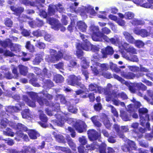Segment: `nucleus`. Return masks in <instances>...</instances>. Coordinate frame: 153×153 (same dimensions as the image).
Listing matches in <instances>:
<instances>
[{
	"mask_svg": "<svg viewBox=\"0 0 153 153\" xmlns=\"http://www.w3.org/2000/svg\"><path fill=\"white\" fill-rule=\"evenodd\" d=\"M10 9L14 12V14L17 16L20 15L24 11V8L20 7H16L14 6H11Z\"/></svg>",
	"mask_w": 153,
	"mask_h": 153,
	"instance_id": "22",
	"label": "nucleus"
},
{
	"mask_svg": "<svg viewBox=\"0 0 153 153\" xmlns=\"http://www.w3.org/2000/svg\"><path fill=\"white\" fill-rule=\"evenodd\" d=\"M85 11L90 14L94 15L96 13L94 10L91 6H89L86 8Z\"/></svg>",
	"mask_w": 153,
	"mask_h": 153,
	"instance_id": "54",
	"label": "nucleus"
},
{
	"mask_svg": "<svg viewBox=\"0 0 153 153\" xmlns=\"http://www.w3.org/2000/svg\"><path fill=\"white\" fill-rule=\"evenodd\" d=\"M55 9L60 13L63 12L64 11V9L61 4H58L56 6L51 4L48 8V14L50 16L54 15L56 12Z\"/></svg>",
	"mask_w": 153,
	"mask_h": 153,
	"instance_id": "11",
	"label": "nucleus"
},
{
	"mask_svg": "<svg viewBox=\"0 0 153 153\" xmlns=\"http://www.w3.org/2000/svg\"><path fill=\"white\" fill-rule=\"evenodd\" d=\"M6 111L7 112L9 113L10 114L14 112H16L20 110V107L16 105L15 107H12L11 106H8L6 108Z\"/></svg>",
	"mask_w": 153,
	"mask_h": 153,
	"instance_id": "26",
	"label": "nucleus"
},
{
	"mask_svg": "<svg viewBox=\"0 0 153 153\" xmlns=\"http://www.w3.org/2000/svg\"><path fill=\"white\" fill-rule=\"evenodd\" d=\"M36 42L37 43L35 45L37 47L40 49H43L45 48V45L44 43L39 41H37Z\"/></svg>",
	"mask_w": 153,
	"mask_h": 153,
	"instance_id": "61",
	"label": "nucleus"
},
{
	"mask_svg": "<svg viewBox=\"0 0 153 153\" xmlns=\"http://www.w3.org/2000/svg\"><path fill=\"white\" fill-rule=\"evenodd\" d=\"M80 36L83 41L85 42L86 47L82 48L85 50L89 51L91 50L93 51H97L99 50V48L96 46L91 45V44L88 41V37L80 33Z\"/></svg>",
	"mask_w": 153,
	"mask_h": 153,
	"instance_id": "6",
	"label": "nucleus"
},
{
	"mask_svg": "<svg viewBox=\"0 0 153 153\" xmlns=\"http://www.w3.org/2000/svg\"><path fill=\"white\" fill-rule=\"evenodd\" d=\"M103 122L104 125L106 128L109 129L111 128V124L107 118L105 117V118Z\"/></svg>",
	"mask_w": 153,
	"mask_h": 153,
	"instance_id": "50",
	"label": "nucleus"
},
{
	"mask_svg": "<svg viewBox=\"0 0 153 153\" xmlns=\"http://www.w3.org/2000/svg\"><path fill=\"white\" fill-rule=\"evenodd\" d=\"M135 44V45L137 47L140 48L143 47L144 45V43L141 41L139 40H135L134 43Z\"/></svg>",
	"mask_w": 153,
	"mask_h": 153,
	"instance_id": "55",
	"label": "nucleus"
},
{
	"mask_svg": "<svg viewBox=\"0 0 153 153\" xmlns=\"http://www.w3.org/2000/svg\"><path fill=\"white\" fill-rule=\"evenodd\" d=\"M110 68L111 70L115 72H119L120 69L117 67V65L112 62H111L110 65Z\"/></svg>",
	"mask_w": 153,
	"mask_h": 153,
	"instance_id": "43",
	"label": "nucleus"
},
{
	"mask_svg": "<svg viewBox=\"0 0 153 153\" xmlns=\"http://www.w3.org/2000/svg\"><path fill=\"white\" fill-rule=\"evenodd\" d=\"M74 127L78 132L82 133L86 130L87 126L84 122L81 121L79 123L76 122Z\"/></svg>",
	"mask_w": 153,
	"mask_h": 153,
	"instance_id": "16",
	"label": "nucleus"
},
{
	"mask_svg": "<svg viewBox=\"0 0 153 153\" xmlns=\"http://www.w3.org/2000/svg\"><path fill=\"white\" fill-rule=\"evenodd\" d=\"M123 34L126 40L128 42L131 43H134L135 41V39L129 33L125 31L123 33Z\"/></svg>",
	"mask_w": 153,
	"mask_h": 153,
	"instance_id": "24",
	"label": "nucleus"
},
{
	"mask_svg": "<svg viewBox=\"0 0 153 153\" xmlns=\"http://www.w3.org/2000/svg\"><path fill=\"white\" fill-rule=\"evenodd\" d=\"M58 120L57 121L53 120V123L55 125L62 126L64 123V120L68 121V123L71 124L72 123L70 122L71 121H73V119L71 118H68V119H63L60 115H58L57 117Z\"/></svg>",
	"mask_w": 153,
	"mask_h": 153,
	"instance_id": "14",
	"label": "nucleus"
},
{
	"mask_svg": "<svg viewBox=\"0 0 153 153\" xmlns=\"http://www.w3.org/2000/svg\"><path fill=\"white\" fill-rule=\"evenodd\" d=\"M121 75L125 78L128 79H133L135 76V75L133 73L131 72L126 73L124 72H121Z\"/></svg>",
	"mask_w": 153,
	"mask_h": 153,
	"instance_id": "28",
	"label": "nucleus"
},
{
	"mask_svg": "<svg viewBox=\"0 0 153 153\" xmlns=\"http://www.w3.org/2000/svg\"><path fill=\"white\" fill-rule=\"evenodd\" d=\"M13 22L9 18H7L4 22L5 25L7 27H10L13 25Z\"/></svg>",
	"mask_w": 153,
	"mask_h": 153,
	"instance_id": "59",
	"label": "nucleus"
},
{
	"mask_svg": "<svg viewBox=\"0 0 153 153\" xmlns=\"http://www.w3.org/2000/svg\"><path fill=\"white\" fill-rule=\"evenodd\" d=\"M134 31L135 34L140 35L143 37L151 36L150 32H148L146 30L144 29L139 30L137 28H135L134 29Z\"/></svg>",
	"mask_w": 153,
	"mask_h": 153,
	"instance_id": "18",
	"label": "nucleus"
},
{
	"mask_svg": "<svg viewBox=\"0 0 153 153\" xmlns=\"http://www.w3.org/2000/svg\"><path fill=\"white\" fill-rule=\"evenodd\" d=\"M120 116L125 121H127L130 120V115H128L127 113L123 111H120Z\"/></svg>",
	"mask_w": 153,
	"mask_h": 153,
	"instance_id": "31",
	"label": "nucleus"
},
{
	"mask_svg": "<svg viewBox=\"0 0 153 153\" xmlns=\"http://www.w3.org/2000/svg\"><path fill=\"white\" fill-rule=\"evenodd\" d=\"M58 99H59L60 102L62 103L65 104L66 103V101L65 100V97L62 95H57L56 96Z\"/></svg>",
	"mask_w": 153,
	"mask_h": 153,
	"instance_id": "58",
	"label": "nucleus"
},
{
	"mask_svg": "<svg viewBox=\"0 0 153 153\" xmlns=\"http://www.w3.org/2000/svg\"><path fill=\"white\" fill-rule=\"evenodd\" d=\"M42 56L40 54L37 55L35 59L33 61V63L34 65L38 64L42 60Z\"/></svg>",
	"mask_w": 153,
	"mask_h": 153,
	"instance_id": "41",
	"label": "nucleus"
},
{
	"mask_svg": "<svg viewBox=\"0 0 153 153\" xmlns=\"http://www.w3.org/2000/svg\"><path fill=\"white\" fill-rule=\"evenodd\" d=\"M16 126L17 129L19 131H16V133L17 132H22V131L26 130V128L25 127V126L21 123H18Z\"/></svg>",
	"mask_w": 153,
	"mask_h": 153,
	"instance_id": "49",
	"label": "nucleus"
},
{
	"mask_svg": "<svg viewBox=\"0 0 153 153\" xmlns=\"http://www.w3.org/2000/svg\"><path fill=\"white\" fill-rule=\"evenodd\" d=\"M44 38L45 40L47 41L50 42L53 40V36H51V35L48 33H46L45 35Z\"/></svg>",
	"mask_w": 153,
	"mask_h": 153,
	"instance_id": "63",
	"label": "nucleus"
},
{
	"mask_svg": "<svg viewBox=\"0 0 153 153\" xmlns=\"http://www.w3.org/2000/svg\"><path fill=\"white\" fill-rule=\"evenodd\" d=\"M113 76L114 78L120 82L122 83L125 84L126 86H128L129 90L132 93H134L135 92V88L143 90H146V87L142 83H135L133 84H131L132 85H131L128 82L126 81L124 79L117 75L115 74H114Z\"/></svg>",
	"mask_w": 153,
	"mask_h": 153,
	"instance_id": "2",
	"label": "nucleus"
},
{
	"mask_svg": "<svg viewBox=\"0 0 153 153\" xmlns=\"http://www.w3.org/2000/svg\"><path fill=\"white\" fill-rule=\"evenodd\" d=\"M19 67L21 74L24 76L26 75L28 72L27 68L22 65H19Z\"/></svg>",
	"mask_w": 153,
	"mask_h": 153,
	"instance_id": "30",
	"label": "nucleus"
},
{
	"mask_svg": "<svg viewBox=\"0 0 153 153\" xmlns=\"http://www.w3.org/2000/svg\"><path fill=\"white\" fill-rule=\"evenodd\" d=\"M134 14L132 12H127L124 14V18L127 19H131L134 17Z\"/></svg>",
	"mask_w": 153,
	"mask_h": 153,
	"instance_id": "42",
	"label": "nucleus"
},
{
	"mask_svg": "<svg viewBox=\"0 0 153 153\" xmlns=\"http://www.w3.org/2000/svg\"><path fill=\"white\" fill-rule=\"evenodd\" d=\"M114 92H115V91H113L112 92H108V91H105L104 92L105 95L107 96L106 97V101L109 102L111 100H112L114 98H116V97H114L113 95L112 94Z\"/></svg>",
	"mask_w": 153,
	"mask_h": 153,
	"instance_id": "29",
	"label": "nucleus"
},
{
	"mask_svg": "<svg viewBox=\"0 0 153 153\" xmlns=\"http://www.w3.org/2000/svg\"><path fill=\"white\" fill-rule=\"evenodd\" d=\"M28 94L33 100H35L36 99L37 102L40 105H42L44 104L47 105L48 104V102L46 99L38 97L36 93L33 92H30L28 93Z\"/></svg>",
	"mask_w": 153,
	"mask_h": 153,
	"instance_id": "12",
	"label": "nucleus"
},
{
	"mask_svg": "<svg viewBox=\"0 0 153 153\" xmlns=\"http://www.w3.org/2000/svg\"><path fill=\"white\" fill-rule=\"evenodd\" d=\"M34 70L35 71L37 75H39V76H42L41 77H42L43 76H45L48 78H50L51 77V74L50 73H48L47 72V69L45 68L43 69L42 72H40L41 70L37 68H35Z\"/></svg>",
	"mask_w": 153,
	"mask_h": 153,
	"instance_id": "17",
	"label": "nucleus"
},
{
	"mask_svg": "<svg viewBox=\"0 0 153 153\" xmlns=\"http://www.w3.org/2000/svg\"><path fill=\"white\" fill-rule=\"evenodd\" d=\"M81 79L80 76H76L74 75L70 76L67 79L68 83L69 85L73 86L77 85L83 89V91L79 90L76 91V93L77 95L80 94L85 92H88V89L85 88V86L79 82Z\"/></svg>",
	"mask_w": 153,
	"mask_h": 153,
	"instance_id": "1",
	"label": "nucleus"
},
{
	"mask_svg": "<svg viewBox=\"0 0 153 153\" xmlns=\"http://www.w3.org/2000/svg\"><path fill=\"white\" fill-rule=\"evenodd\" d=\"M88 137L90 140L95 141L98 139L100 136V134L94 129H90L88 131Z\"/></svg>",
	"mask_w": 153,
	"mask_h": 153,
	"instance_id": "13",
	"label": "nucleus"
},
{
	"mask_svg": "<svg viewBox=\"0 0 153 153\" xmlns=\"http://www.w3.org/2000/svg\"><path fill=\"white\" fill-rule=\"evenodd\" d=\"M30 148L28 146H24L22 149L21 151V153H28L29 152Z\"/></svg>",
	"mask_w": 153,
	"mask_h": 153,
	"instance_id": "64",
	"label": "nucleus"
},
{
	"mask_svg": "<svg viewBox=\"0 0 153 153\" xmlns=\"http://www.w3.org/2000/svg\"><path fill=\"white\" fill-rule=\"evenodd\" d=\"M122 139L125 142H126L127 144H125L122 147V149L123 151L126 152H129L132 148L134 149H136V145L134 142L130 140L125 137L124 138Z\"/></svg>",
	"mask_w": 153,
	"mask_h": 153,
	"instance_id": "9",
	"label": "nucleus"
},
{
	"mask_svg": "<svg viewBox=\"0 0 153 153\" xmlns=\"http://www.w3.org/2000/svg\"><path fill=\"white\" fill-rule=\"evenodd\" d=\"M77 26L81 31L85 32L86 31L87 26L84 22L82 21L77 22Z\"/></svg>",
	"mask_w": 153,
	"mask_h": 153,
	"instance_id": "23",
	"label": "nucleus"
},
{
	"mask_svg": "<svg viewBox=\"0 0 153 153\" xmlns=\"http://www.w3.org/2000/svg\"><path fill=\"white\" fill-rule=\"evenodd\" d=\"M91 62L92 64L91 66V70L94 75H101L102 73L105 72L108 69L106 65L105 64H101L92 61Z\"/></svg>",
	"mask_w": 153,
	"mask_h": 153,
	"instance_id": "5",
	"label": "nucleus"
},
{
	"mask_svg": "<svg viewBox=\"0 0 153 153\" xmlns=\"http://www.w3.org/2000/svg\"><path fill=\"white\" fill-rule=\"evenodd\" d=\"M23 100L27 102V105L32 107L35 106V103L34 102L30 100L26 96L24 95L23 97Z\"/></svg>",
	"mask_w": 153,
	"mask_h": 153,
	"instance_id": "38",
	"label": "nucleus"
},
{
	"mask_svg": "<svg viewBox=\"0 0 153 153\" xmlns=\"http://www.w3.org/2000/svg\"><path fill=\"white\" fill-rule=\"evenodd\" d=\"M3 134L6 135L13 137L14 136V133L11 131L10 128H7L5 131H3Z\"/></svg>",
	"mask_w": 153,
	"mask_h": 153,
	"instance_id": "52",
	"label": "nucleus"
},
{
	"mask_svg": "<svg viewBox=\"0 0 153 153\" xmlns=\"http://www.w3.org/2000/svg\"><path fill=\"white\" fill-rule=\"evenodd\" d=\"M89 63L84 58L82 60L81 65L82 68L85 69L87 68L88 66Z\"/></svg>",
	"mask_w": 153,
	"mask_h": 153,
	"instance_id": "51",
	"label": "nucleus"
},
{
	"mask_svg": "<svg viewBox=\"0 0 153 153\" xmlns=\"http://www.w3.org/2000/svg\"><path fill=\"white\" fill-rule=\"evenodd\" d=\"M40 120L43 122H46L48 120L47 118L46 115L43 113L42 111H40Z\"/></svg>",
	"mask_w": 153,
	"mask_h": 153,
	"instance_id": "57",
	"label": "nucleus"
},
{
	"mask_svg": "<svg viewBox=\"0 0 153 153\" xmlns=\"http://www.w3.org/2000/svg\"><path fill=\"white\" fill-rule=\"evenodd\" d=\"M54 80L57 83H60L63 82L64 80L63 77L60 75L56 74L54 77Z\"/></svg>",
	"mask_w": 153,
	"mask_h": 153,
	"instance_id": "37",
	"label": "nucleus"
},
{
	"mask_svg": "<svg viewBox=\"0 0 153 153\" xmlns=\"http://www.w3.org/2000/svg\"><path fill=\"white\" fill-rule=\"evenodd\" d=\"M67 140L68 141V143L69 146L71 147L73 150H75V144L73 142L71 138L69 136L68 137H67Z\"/></svg>",
	"mask_w": 153,
	"mask_h": 153,
	"instance_id": "47",
	"label": "nucleus"
},
{
	"mask_svg": "<svg viewBox=\"0 0 153 153\" xmlns=\"http://www.w3.org/2000/svg\"><path fill=\"white\" fill-rule=\"evenodd\" d=\"M132 24L135 25H142L144 24V21L141 20H138L136 19H134L131 22Z\"/></svg>",
	"mask_w": 153,
	"mask_h": 153,
	"instance_id": "53",
	"label": "nucleus"
},
{
	"mask_svg": "<svg viewBox=\"0 0 153 153\" xmlns=\"http://www.w3.org/2000/svg\"><path fill=\"white\" fill-rule=\"evenodd\" d=\"M112 94L113 95L114 97H116V98L120 97L123 99H126L127 98V96L126 94L123 92L117 93L115 91V92L113 93Z\"/></svg>",
	"mask_w": 153,
	"mask_h": 153,
	"instance_id": "35",
	"label": "nucleus"
},
{
	"mask_svg": "<svg viewBox=\"0 0 153 153\" xmlns=\"http://www.w3.org/2000/svg\"><path fill=\"white\" fill-rule=\"evenodd\" d=\"M82 46L83 47H86V45L84 42V43L82 44H80L79 43L77 44L76 45V47L77 50L76 52V55L79 58H81L83 55V52L81 49H84L82 48Z\"/></svg>",
	"mask_w": 153,
	"mask_h": 153,
	"instance_id": "20",
	"label": "nucleus"
},
{
	"mask_svg": "<svg viewBox=\"0 0 153 153\" xmlns=\"http://www.w3.org/2000/svg\"><path fill=\"white\" fill-rule=\"evenodd\" d=\"M28 77L30 79L31 83L33 86L37 87L40 86L39 84L36 82L37 79L34 77V75L33 74H30L28 75Z\"/></svg>",
	"mask_w": 153,
	"mask_h": 153,
	"instance_id": "27",
	"label": "nucleus"
},
{
	"mask_svg": "<svg viewBox=\"0 0 153 153\" xmlns=\"http://www.w3.org/2000/svg\"><path fill=\"white\" fill-rule=\"evenodd\" d=\"M108 106L111 108V112L114 115L117 117L118 116V114L115 108L111 105H109Z\"/></svg>",
	"mask_w": 153,
	"mask_h": 153,
	"instance_id": "62",
	"label": "nucleus"
},
{
	"mask_svg": "<svg viewBox=\"0 0 153 153\" xmlns=\"http://www.w3.org/2000/svg\"><path fill=\"white\" fill-rule=\"evenodd\" d=\"M25 48L30 52H33L35 51V48L34 46L31 44L30 41H28L26 42Z\"/></svg>",
	"mask_w": 153,
	"mask_h": 153,
	"instance_id": "40",
	"label": "nucleus"
},
{
	"mask_svg": "<svg viewBox=\"0 0 153 153\" xmlns=\"http://www.w3.org/2000/svg\"><path fill=\"white\" fill-rule=\"evenodd\" d=\"M8 120L6 118H4L1 120L0 126L1 128H5L8 125Z\"/></svg>",
	"mask_w": 153,
	"mask_h": 153,
	"instance_id": "44",
	"label": "nucleus"
},
{
	"mask_svg": "<svg viewBox=\"0 0 153 153\" xmlns=\"http://www.w3.org/2000/svg\"><path fill=\"white\" fill-rule=\"evenodd\" d=\"M47 22L51 25V27L55 30H58L59 28L62 31H64L65 28L60 24L59 23L58 20L51 18H48L47 19Z\"/></svg>",
	"mask_w": 153,
	"mask_h": 153,
	"instance_id": "7",
	"label": "nucleus"
},
{
	"mask_svg": "<svg viewBox=\"0 0 153 153\" xmlns=\"http://www.w3.org/2000/svg\"><path fill=\"white\" fill-rule=\"evenodd\" d=\"M10 48L12 51L16 52H19L20 51L21 46L20 45L17 44H13L12 43Z\"/></svg>",
	"mask_w": 153,
	"mask_h": 153,
	"instance_id": "36",
	"label": "nucleus"
},
{
	"mask_svg": "<svg viewBox=\"0 0 153 153\" xmlns=\"http://www.w3.org/2000/svg\"><path fill=\"white\" fill-rule=\"evenodd\" d=\"M138 111L141 123L142 125H143L144 124L146 123V120H149V115H146V114L148 112V110L146 108H140Z\"/></svg>",
	"mask_w": 153,
	"mask_h": 153,
	"instance_id": "10",
	"label": "nucleus"
},
{
	"mask_svg": "<svg viewBox=\"0 0 153 153\" xmlns=\"http://www.w3.org/2000/svg\"><path fill=\"white\" fill-rule=\"evenodd\" d=\"M0 43L1 45L4 47H6L8 46L10 47V45H12V43L9 39H8L5 41H1Z\"/></svg>",
	"mask_w": 153,
	"mask_h": 153,
	"instance_id": "45",
	"label": "nucleus"
},
{
	"mask_svg": "<svg viewBox=\"0 0 153 153\" xmlns=\"http://www.w3.org/2000/svg\"><path fill=\"white\" fill-rule=\"evenodd\" d=\"M99 144L96 142H94L91 145H86V148H88V150H94L99 148L100 153H106V144L104 143H102L99 146Z\"/></svg>",
	"mask_w": 153,
	"mask_h": 153,
	"instance_id": "8",
	"label": "nucleus"
},
{
	"mask_svg": "<svg viewBox=\"0 0 153 153\" xmlns=\"http://www.w3.org/2000/svg\"><path fill=\"white\" fill-rule=\"evenodd\" d=\"M49 52L50 55L46 56L45 58L46 60L48 62H55L59 60L62 56H63V58L66 60L69 59L71 58L70 56L68 55L65 56V55L61 53L60 52L56 55V51L52 49L49 50Z\"/></svg>",
	"mask_w": 153,
	"mask_h": 153,
	"instance_id": "4",
	"label": "nucleus"
},
{
	"mask_svg": "<svg viewBox=\"0 0 153 153\" xmlns=\"http://www.w3.org/2000/svg\"><path fill=\"white\" fill-rule=\"evenodd\" d=\"M28 134L30 137L33 139H35L37 137L39 136V134L34 130L29 131Z\"/></svg>",
	"mask_w": 153,
	"mask_h": 153,
	"instance_id": "33",
	"label": "nucleus"
},
{
	"mask_svg": "<svg viewBox=\"0 0 153 153\" xmlns=\"http://www.w3.org/2000/svg\"><path fill=\"white\" fill-rule=\"evenodd\" d=\"M98 117L94 116L91 118V120L95 126L100 127L102 125V124L99 121L97 120Z\"/></svg>",
	"mask_w": 153,
	"mask_h": 153,
	"instance_id": "32",
	"label": "nucleus"
},
{
	"mask_svg": "<svg viewBox=\"0 0 153 153\" xmlns=\"http://www.w3.org/2000/svg\"><path fill=\"white\" fill-rule=\"evenodd\" d=\"M122 47L128 52L133 54H136L137 52L135 49L126 43L122 44Z\"/></svg>",
	"mask_w": 153,
	"mask_h": 153,
	"instance_id": "19",
	"label": "nucleus"
},
{
	"mask_svg": "<svg viewBox=\"0 0 153 153\" xmlns=\"http://www.w3.org/2000/svg\"><path fill=\"white\" fill-rule=\"evenodd\" d=\"M19 1L21 3L26 6L30 5L32 6H34L36 5V2L31 1L29 0H19Z\"/></svg>",
	"mask_w": 153,
	"mask_h": 153,
	"instance_id": "34",
	"label": "nucleus"
},
{
	"mask_svg": "<svg viewBox=\"0 0 153 153\" xmlns=\"http://www.w3.org/2000/svg\"><path fill=\"white\" fill-rule=\"evenodd\" d=\"M22 114L23 118L28 119L30 115L29 110L28 109L25 110L22 113Z\"/></svg>",
	"mask_w": 153,
	"mask_h": 153,
	"instance_id": "48",
	"label": "nucleus"
},
{
	"mask_svg": "<svg viewBox=\"0 0 153 153\" xmlns=\"http://www.w3.org/2000/svg\"><path fill=\"white\" fill-rule=\"evenodd\" d=\"M2 53H4V55L6 56L12 57L14 55V54L10 51L7 50L4 51L3 50V52Z\"/></svg>",
	"mask_w": 153,
	"mask_h": 153,
	"instance_id": "60",
	"label": "nucleus"
},
{
	"mask_svg": "<svg viewBox=\"0 0 153 153\" xmlns=\"http://www.w3.org/2000/svg\"><path fill=\"white\" fill-rule=\"evenodd\" d=\"M91 31V34H92V38L96 41L102 42L103 39L105 41H108L109 38L107 36L104 35L99 31L98 28L95 26L92 25L90 28Z\"/></svg>",
	"mask_w": 153,
	"mask_h": 153,
	"instance_id": "3",
	"label": "nucleus"
},
{
	"mask_svg": "<svg viewBox=\"0 0 153 153\" xmlns=\"http://www.w3.org/2000/svg\"><path fill=\"white\" fill-rule=\"evenodd\" d=\"M149 2L144 4L142 6L146 8H153V0H150V1H148Z\"/></svg>",
	"mask_w": 153,
	"mask_h": 153,
	"instance_id": "46",
	"label": "nucleus"
},
{
	"mask_svg": "<svg viewBox=\"0 0 153 153\" xmlns=\"http://www.w3.org/2000/svg\"><path fill=\"white\" fill-rule=\"evenodd\" d=\"M79 141L82 145H85L87 143V141L86 137L83 136L80 137L79 138Z\"/></svg>",
	"mask_w": 153,
	"mask_h": 153,
	"instance_id": "56",
	"label": "nucleus"
},
{
	"mask_svg": "<svg viewBox=\"0 0 153 153\" xmlns=\"http://www.w3.org/2000/svg\"><path fill=\"white\" fill-rule=\"evenodd\" d=\"M101 52L103 55L102 57L105 58L107 54H112L114 53V51L112 47L108 46L105 49H102Z\"/></svg>",
	"mask_w": 153,
	"mask_h": 153,
	"instance_id": "21",
	"label": "nucleus"
},
{
	"mask_svg": "<svg viewBox=\"0 0 153 153\" xmlns=\"http://www.w3.org/2000/svg\"><path fill=\"white\" fill-rule=\"evenodd\" d=\"M113 128H114L115 130L117 132L118 135L120 138H124L125 137V136L123 133L119 131L120 127L118 125L115 124L113 126Z\"/></svg>",
	"mask_w": 153,
	"mask_h": 153,
	"instance_id": "39",
	"label": "nucleus"
},
{
	"mask_svg": "<svg viewBox=\"0 0 153 153\" xmlns=\"http://www.w3.org/2000/svg\"><path fill=\"white\" fill-rule=\"evenodd\" d=\"M88 89L91 91H94L96 93H102L104 92V89L94 83H91L88 86Z\"/></svg>",
	"mask_w": 153,
	"mask_h": 153,
	"instance_id": "15",
	"label": "nucleus"
},
{
	"mask_svg": "<svg viewBox=\"0 0 153 153\" xmlns=\"http://www.w3.org/2000/svg\"><path fill=\"white\" fill-rule=\"evenodd\" d=\"M53 134L56 140L59 142L64 143L65 142V138L62 135L59 134H57L55 132H53Z\"/></svg>",
	"mask_w": 153,
	"mask_h": 153,
	"instance_id": "25",
	"label": "nucleus"
}]
</instances>
